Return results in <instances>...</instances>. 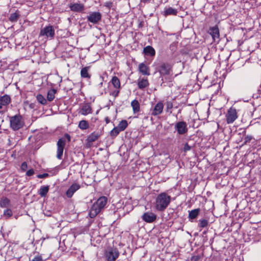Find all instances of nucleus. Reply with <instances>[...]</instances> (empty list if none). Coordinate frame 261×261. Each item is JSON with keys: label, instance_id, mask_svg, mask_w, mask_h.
Segmentation results:
<instances>
[{"label": "nucleus", "instance_id": "nucleus-1", "mask_svg": "<svg viewBox=\"0 0 261 261\" xmlns=\"http://www.w3.org/2000/svg\"><path fill=\"white\" fill-rule=\"evenodd\" d=\"M171 199V196L165 192L159 194L155 200L156 209L160 212L164 211L169 205Z\"/></svg>", "mask_w": 261, "mask_h": 261}, {"label": "nucleus", "instance_id": "nucleus-2", "mask_svg": "<svg viewBox=\"0 0 261 261\" xmlns=\"http://www.w3.org/2000/svg\"><path fill=\"white\" fill-rule=\"evenodd\" d=\"M107 198L105 196L99 198L91 208L89 214L90 217L94 218L105 207L107 203Z\"/></svg>", "mask_w": 261, "mask_h": 261}, {"label": "nucleus", "instance_id": "nucleus-3", "mask_svg": "<svg viewBox=\"0 0 261 261\" xmlns=\"http://www.w3.org/2000/svg\"><path fill=\"white\" fill-rule=\"evenodd\" d=\"M172 66L168 63H163L159 67L158 71L161 76L164 77L167 82H172L173 77L171 73L172 71Z\"/></svg>", "mask_w": 261, "mask_h": 261}, {"label": "nucleus", "instance_id": "nucleus-4", "mask_svg": "<svg viewBox=\"0 0 261 261\" xmlns=\"http://www.w3.org/2000/svg\"><path fill=\"white\" fill-rule=\"evenodd\" d=\"M66 140L68 142L71 140L70 136L68 134H65L64 137L60 138L57 142V158L59 160L62 159Z\"/></svg>", "mask_w": 261, "mask_h": 261}, {"label": "nucleus", "instance_id": "nucleus-5", "mask_svg": "<svg viewBox=\"0 0 261 261\" xmlns=\"http://www.w3.org/2000/svg\"><path fill=\"white\" fill-rule=\"evenodd\" d=\"M24 122L22 116L20 114H17L10 117V128L14 130H18L24 125Z\"/></svg>", "mask_w": 261, "mask_h": 261}, {"label": "nucleus", "instance_id": "nucleus-6", "mask_svg": "<svg viewBox=\"0 0 261 261\" xmlns=\"http://www.w3.org/2000/svg\"><path fill=\"white\" fill-rule=\"evenodd\" d=\"M105 255L108 261H115L119 255L117 248L109 247L105 251Z\"/></svg>", "mask_w": 261, "mask_h": 261}, {"label": "nucleus", "instance_id": "nucleus-7", "mask_svg": "<svg viewBox=\"0 0 261 261\" xmlns=\"http://www.w3.org/2000/svg\"><path fill=\"white\" fill-rule=\"evenodd\" d=\"M55 36V29L52 25H48L41 29L39 33L40 37H44L46 39H51Z\"/></svg>", "mask_w": 261, "mask_h": 261}, {"label": "nucleus", "instance_id": "nucleus-8", "mask_svg": "<svg viewBox=\"0 0 261 261\" xmlns=\"http://www.w3.org/2000/svg\"><path fill=\"white\" fill-rule=\"evenodd\" d=\"M174 128L180 135H185L188 131L187 124L184 121L177 122L174 125Z\"/></svg>", "mask_w": 261, "mask_h": 261}, {"label": "nucleus", "instance_id": "nucleus-9", "mask_svg": "<svg viewBox=\"0 0 261 261\" xmlns=\"http://www.w3.org/2000/svg\"><path fill=\"white\" fill-rule=\"evenodd\" d=\"M11 100L10 96L7 94L0 96V113L7 111V106L10 103Z\"/></svg>", "mask_w": 261, "mask_h": 261}, {"label": "nucleus", "instance_id": "nucleus-10", "mask_svg": "<svg viewBox=\"0 0 261 261\" xmlns=\"http://www.w3.org/2000/svg\"><path fill=\"white\" fill-rule=\"evenodd\" d=\"M101 14L99 12H92L87 16L88 21L93 24H97L101 19Z\"/></svg>", "mask_w": 261, "mask_h": 261}, {"label": "nucleus", "instance_id": "nucleus-11", "mask_svg": "<svg viewBox=\"0 0 261 261\" xmlns=\"http://www.w3.org/2000/svg\"><path fill=\"white\" fill-rule=\"evenodd\" d=\"M156 215L151 212H145L141 217L142 219L148 223H151L154 222L156 219Z\"/></svg>", "mask_w": 261, "mask_h": 261}, {"label": "nucleus", "instance_id": "nucleus-12", "mask_svg": "<svg viewBox=\"0 0 261 261\" xmlns=\"http://www.w3.org/2000/svg\"><path fill=\"white\" fill-rule=\"evenodd\" d=\"M237 113L235 109L231 108L226 114V121L227 123H233L237 118Z\"/></svg>", "mask_w": 261, "mask_h": 261}, {"label": "nucleus", "instance_id": "nucleus-13", "mask_svg": "<svg viewBox=\"0 0 261 261\" xmlns=\"http://www.w3.org/2000/svg\"><path fill=\"white\" fill-rule=\"evenodd\" d=\"M69 7L71 11L74 12H82L85 10L84 5L80 3H71Z\"/></svg>", "mask_w": 261, "mask_h": 261}, {"label": "nucleus", "instance_id": "nucleus-14", "mask_svg": "<svg viewBox=\"0 0 261 261\" xmlns=\"http://www.w3.org/2000/svg\"><path fill=\"white\" fill-rule=\"evenodd\" d=\"M80 188V185L77 183H74L72 184L66 192L67 197L68 198H71L74 193Z\"/></svg>", "mask_w": 261, "mask_h": 261}, {"label": "nucleus", "instance_id": "nucleus-15", "mask_svg": "<svg viewBox=\"0 0 261 261\" xmlns=\"http://www.w3.org/2000/svg\"><path fill=\"white\" fill-rule=\"evenodd\" d=\"M208 33L212 36L214 41L219 39V30L217 25L211 27L208 31Z\"/></svg>", "mask_w": 261, "mask_h": 261}, {"label": "nucleus", "instance_id": "nucleus-16", "mask_svg": "<svg viewBox=\"0 0 261 261\" xmlns=\"http://www.w3.org/2000/svg\"><path fill=\"white\" fill-rule=\"evenodd\" d=\"M164 108V105L162 101L158 102L154 106L152 111L151 114L153 116H157L162 113Z\"/></svg>", "mask_w": 261, "mask_h": 261}, {"label": "nucleus", "instance_id": "nucleus-17", "mask_svg": "<svg viewBox=\"0 0 261 261\" xmlns=\"http://www.w3.org/2000/svg\"><path fill=\"white\" fill-rule=\"evenodd\" d=\"M92 113L91 107L89 103L84 104L79 111V113L82 115L86 116Z\"/></svg>", "mask_w": 261, "mask_h": 261}, {"label": "nucleus", "instance_id": "nucleus-18", "mask_svg": "<svg viewBox=\"0 0 261 261\" xmlns=\"http://www.w3.org/2000/svg\"><path fill=\"white\" fill-rule=\"evenodd\" d=\"M143 54L146 56L154 57L155 55V50L151 46L148 45L143 48Z\"/></svg>", "mask_w": 261, "mask_h": 261}, {"label": "nucleus", "instance_id": "nucleus-19", "mask_svg": "<svg viewBox=\"0 0 261 261\" xmlns=\"http://www.w3.org/2000/svg\"><path fill=\"white\" fill-rule=\"evenodd\" d=\"M139 70L143 75H150L149 67L143 63L139 65Z\"/></svg>", "mask_w": 261, "mask_h": 261}, {"label": "nucleus", "instance_id": "nucleus-20", "mask_svg": "<svg viewBox=\"0 0 261 261\" xmlns=\"http://www.w3.org/2000/svg\"><path fill=\"white\" fill-rule=\"evenodd\" d=\"M101 133L98 132H94L92 133L87 138L88 143H92L95 141L100 136Z\"/></svg>", "mask_w": 261, "mask_h": 261}, {"label": "nucleus", "instance_id": "nucleus-21", "mask_svg": "<svg viewBox=\"0 0 261 261\" xmlns=\"http://www.w3.org/2000/svg\"><path fill=\"white\" fill-rule=\"evenodd\" d=\"M177 13V10L176 9H174L172 7L165 8L163 14L165 16L168 15H176Z\"/></svg>", "mask_w": 261, "mask_h": 261}, {"label": "nucleus", "instance_id": "nucleus-22", "mask_svg": "<svg viewBox=\"0 0 261 261\" xmlns=\"http://www.w3.org/2000/svg\"><path fill=\"white\" fill-rule=\"evenodd\" d=\"M49 189V186H41L38 191V193L41 197H44L46 196L47 193L48 192Z\"/></svg>", "mask_w": 261, "mask_h": 261}, {"label": "nucleus", "instance_id": "nucleus-23", "mask_svg": "<svg viewBox=\"0 0 261 261\" xmlns=\"http://www.w3.org/2000/svg\"><path fill=\"white\" fill-rule=\"evenodd\" d=\"M89 69V67H85L81 69V76L82 77L88 79H90L91 75L88 72Z\"/></svg>", "mask_w": 261, "mask_h": 261}, {"label": "nucleus", "instance_id": "nucleus-24", "mask_svg": "<svg viewBox=\"0 0 261 261\" xmlns=\"http://www.w3.org/2000/svg\"><path fill=\"white\" fill-rule=\"evenodd\" d=\"M200 212L199 208H196L189 211L188 218L189 220H193L195 219L198 215Z\"/></svg>", "mask_w": 261, "mask_h": 261}, {"label": "nucleus", "instance_id": "nucleus-25", "mask_svg": "<svg viewBox=\"0 0 261 261\" xmlns=\"http://www.w3.org/2000/svg\"><path fill=\"white\" fill-rule=\"evenodd\" d=\"M131 106L134 113H137L140 111V104L137 100H133L131 102Z\"/></svg>", "mask_w": 261, "mask_h": 261}, {"label": "nucleus", "instance_id": "nucleus-26", "mask_svg": "<svg viewBox=\"0 0 261 261\" xmlns=\"http://www.w3.org/2000/svg\"><path fill=\"white\" fill-rule=\"evenodd\" d=\"M113 87L116 89H120V82L119 79L114 76L112 77L111 81Z\"/></svg>", "mask_w": 261, "mask_h": 261}, {"label": "nucleus", "instance_id": "nucleus-27", "mask_svg": "<svg viewBox=\"0 0 261 261\" xmlns=\"http://www.w3.org/2000/svg\"><path fill=\"white\" fill-rule=\"evenodd\" d=\"M149 85L147 79H142L140 80L138 83V86L139 89H143L146 87H147Z\"/></svg>", "mask_w": 261, "mask_h": 261}, {"label": "nucleus", "instance_id": "nucleus-28", "mask_svg": "<svg viewBox=\"0 0 261 261\" xmlns=\"http://www.w3.org/2000/svg\"><path fill=\"white\" fill-rule=\"evenodd\" d=\"M10 203V200L7 197H2L0 200V206L1 207H8Z\"/></svg>", "mask_w": 261, "mask_h": 261}, {"label": "nucleus", "instance_id": "nucleus-29", "mask_svg": "<svg viewBox=\"0 0 261 261\" xmlns=\"http://www.w3.org/2000/svg\"><path fill=\"white\" fill-rule=\"evenodd\" d=\"M57 91L54 89H51L48 90L47 95V99L49 101H51L55 98V94Z\"/></svg>", "mask_w": 261, "mask_h": 261}, {"label": "nucleus", "instance_id": "nucleus-30", "mask_svg": "<svg viewBox=\"0 0 261 261\" xmlns=\"http://www.w3.org/2000/svg\"><path fill=\"white\" fill-rule=\"evenodd\" d=\"M78 127L82 130H85L88 128L89 125L87 121L82 120L79 122Z\"/></svg>", "mask_w": 261, "mask_h": 261}, {"label": "nucleus", "instance_id": "nucleus-31", "mask_svg": "<svg viewBox=\"0 0 261 261\" xmlns=\"http://www.w3.org/2000/svg\"><path fill=\"white\" fill-rule=\"evenodd\" d=\"M20 16L19 12L16 11L15 13H11L9 18V20L11 22H16L17 21L18 18Z\"/></svg>", "mask_w": 261, "mask_h": 261}, {"label": "nucleus", "instance_id": "nucleus-32", "mask_svg": "<svg viewBox=\"0 0 261 261\" xmlns=\"http://www.w3.org/2000/svg\"><path fill=\"white\" fill-rule=\"evenodd\" d=\"M127 121L125 120H122L119 122L117 127L120 130L123 131L127 127Z\"/></svg>", "mask_w": 261, "mask_h": 261}, {"label": "nucleus", "instance_id": "nucleus-33", "mask_svg": "<svg viewBox=\"0 0 261 261\" xmlns=\"http://www.w3.org/2000/svg\"><path fill=\"white\" fill-rule=\"evenodd\" d=\"M120 132L121 130L117 126L115 127L111 131L110 135L112 137H116Z\"/></svg>", "mask_w": 261, "mask_h": 261}, {"label": "nucleus", "instance_id": "nucleus-34", "mask_svg": "<svg viewBox=\"0 0 261 261\" xmlns=\"http://www.w3.org/2000/svg\"><path fill=\"white\" fill-rule=\"evenodd\" d=\"M37 99L38 101L42 105H45L46 104V99L41 94H38L37 96Z\"/></svg>", "mask_w": 261, "mask_h": 261}, {"label": "nucleus", "instance_id": "nucleus-35", "mask_svg": "<svg viewBox=\"0 0 261 261\" xmlns=\"http://www.w3.org/2000/svg\"><path fill=\"white\" fill-rule=\"evenodd\" d=\"M208 223V222L207 220L202 219L200 220V222L198 224V226L201 228H204L207 226Z\"/></svg>", "mask_w": 261, "mask_h": 261}, {"label": "nucleus", "instance_id": "nucleus-36", "mask_svg": "<svg viewBox=\"0 0 261 261\" xmlns=\"http://www.w3.org/2000/svg\"><path fill=\"white\" fill-rule=\"evenodd\" d=\"M4 215L9 218L12 215V212L10 209H7L4 212Z\"/></svg>", "mask_w": 261, "mask_h": 261}, {"label": "nucleus", "instance_id": "nucleus-37", "mask_svg": "<svg viewBox=\"0 0 261 261\" xmlns=\"http://www.w3.org/2000/svg\"><path fill=\"white\" fill-rule=\"evenodd\" d=\"M252 139H253V137L252 136H251V135L246 136L244 138L245 141H244V143H243V145L246 144L248 143H250Z\"/></svg>", "mask_w": 261, "mask_h": 261}, {"label": "nucleus", "instance_id": "nucleus-38", "mask_svg": "<svg viewBox=\"0 0 261 261\" xmlns=\"http://www.w3.org/2000/svg\"><path fill=\"white\" fill-rule=\"evenodd\" d=\"M173 108V103L171 101H167L166 102V111L168 112L169 110Z\"/></svg>", "mask_w": 261, "mask_h": 261}, {"label": "nucleus", "instance_id": "nucleus-39", "mask_svg": "<svg viewBox=\"0 0 261 261\" xmlns=\"http://www.w3.org/2000/svg\"><path fill=\"white\" fill-rule=\"evenodd\" d=\"M49 176V174L48 173H45L41 174H38L37 175V178H45Z\"/></svg>", "mask_w": 261, "mask_h": 261}, {"label": "nucleus", "instance_id": "nucleus-40", "mask_svg": "<svg viewBox=\"0 0 261 261\" xmlns=\"http://www.w3.org/2000/svg\"><path fill=\"white\" fill-rule=\"evenodd\" d=\"M191 149V147L189 145L188 143H186L185 145H184V151L185 152H187L188 151L190 150Z\"/></svg>", "mask_w": 261, "mask_h": 261}, {"label": "nucleus", "instance_id": "nucleus-41", "mask_svg": "<svg viewBox=\"0 0 261 261\" xmlns=\"http://www.w3.org/2000/svg\"><path fill=\"white\" fill-rule=\"evenodd\" d=\"M32 261H43L42 257L41 255H36L32 259Z\"/></svg>", "mask_w": 261, "mask_h": 261}, {"label": "nucleus", "instance_id": "nucleus-42", "mask_svg": "<svg viewBox=\"0 0 261 261\" xmlns=\"http://www.w3.org/2000/svg\"><path fill=\"white\" fill-rule=\"evenodd\" d=\"M119 93V90H116L110 93V95H112L114 97H116Z\"/></svg>", "mask_w": 261, "mask_h": 261}, {"label": "nucleus", "instance_id": "nucleus-43", "mask_svg": "<svg viewBox=\"0 0 261 261\" xmlns=\"http://www.w3.org/2000/svg\"><path fill=\"white\" fill-rule=\"evenodd\" d=\"M27 167H28V166H27V164L25 162H23L22 164H21V169L22 171H25L27 170Z\"/></svg>", "mask_w": 261, "mask_h": 261}, {"label": "nucleus", "instance_id": "nucleus-44", "mask_svg": "<svg viewBox=\"0 0 261 261\" xmlns=\"http://www.w3.org/2000/svg\"><path fill=\"white\" fill-rule=\"evenodd\" d=\"M34 174V170L33 169H29L26 173V175L28 176L33 175Z\"/></svg>", "mask_w": 261, "mask_h": 261}, {"label": "nucleus", "instance_id": "nucleus-45", "mask_svg": "<svg viewBox=\"0 0 261 261\" xmlns=\"http://www.w3.org/2000/svg\"><path fill=\"white\" fill-rule=\"evenodd\" d=\"M200 259L199 255H194L191 257V261H198Z\"/></svg>", "mask_w": 261, "mask_h": 261}, {"label": "nucleus", "instance_id": "nucleus-46", "mask_svg": "<svg viewBox=\"0 0 261 261\" xmlns=\"http://www.w3.org/2000/svg\"><path fill=\"white\" fill-rule=\"evenodd\" d=\"M141 2L142 3H149L150 0H140Z\"/></svg>", "mask_w": 261, "mask_h": 261}, {"label": "nucleus", "instance_id": "nucleus-47", "mask_svg": "<svg viewBox=\"0 0 261 261\" xmlns=\"http://www.w3.org/2000/svg\"><path fill=\"white\" fill-rule=\"evenodd\" d=\"M105 121L107 124H108L110 122V119L108 117L105 118Z\"/></svg>", "mask_w": 261, "mask_h": 261}, {"label": "nucleus", "instance_id": "nucleus-48", "mask_svg": "<svg viewBox=\"0 0 261 261\" xmlns=\"http://www.w3.org/2000/svg\"><path fill=\"white\" fill-rule=\"evenodd\" d=\"M102 85H103V83H102V82H101L99 84V85L100 87H102Z\"/></svg>", "mask_w": 261, "mask_h": 261}, {"label": "nucleus", "instance_id": "nucleus-49", "mask_svg": "<svg viewBox=\"0 0 261 261\" xmlns=\"http://www.w3.org/2000/svg\"><path fill=\"white\" fill-rule=\"evenodd\" d=\"M92 120H93V121H94V122H95V121L97 120V119H96V118H94V119H93V118H92Z\"/></svg>", "mask_w": 261, "mask_h": 261}, {"label": "nucleus", "instance_id": "nucleus-50", "mask_svg": "<svg viewBox=\"0 0 261 261\" xmlns=\"http://www.w3.org/2000/svg\"><path fill=\"white\" fill-rule=\"evenodd\" d=\"M242 134H243V135H244L246 134V131L245 130H243Z\"/></svg>", "mask_w": 261, "mask_h": 261}, {"label": "nucleus", "instance_id": "nucleus-51", "mask_svg": "<svg viewBox=\"0 0 261 261\" xmlns=\"http://www.w3.org/2000/svg\"><path fill=\"white\" fill-rule=\"evenodd\" d=\"M206 233V231H204L203 232V234H205Z\"/></svg>", "mask_w": 261, "mask_h": 261}, {"label": "nucleus", "instance_id": "nucleus-52", "mask_svg": "<svg viewBox=\"0 0 261 261\" xmlns=\"http://www.w3.org/2000/svg\"><path fill=\"white\" fill-rule=\"evenodd\" d=\"M98 111H97L96 112V114H98Z\"/></svg>", "mask_w": 261, "mask_h": 261}]
</instances>
